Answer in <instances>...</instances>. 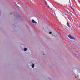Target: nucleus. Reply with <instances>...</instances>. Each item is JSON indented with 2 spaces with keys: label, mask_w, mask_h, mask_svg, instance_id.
I'll list each match as a JSON object with an SVG mask.
<instances>
[{
  "label": "nucleus",
  "mask_w": 80,
  "mask_h": 80,
  "mask_svg": "<svg viewBox=\"0 0 80 80\" xmlns=\"http://www.w3.org/2000/svg\"><path fill=\"white\" fill-rule=\"evenodd\" d=\"M68 38L70 39H71L72 40L73 39V40H75V38L74 37L72 36H71V35H70V34H69L68 35Z\"/></svg>",
  "instance_id": "obj_1"
},
{
  "label": "nucleus",
  "mask_w": 80,
  "mask_h": 80,
  "mask_svg": "<svg viewBox=\"0 0 80 80\" xmlns=\"http://www.w3.org/2000/svg\"><path fill=\"white\" fill-rule=\"evenodd\" d=\"M32 23H34L35 24H37V22L35 21V20L33 19L32 20Z\"/></svg>",
  "instance_id": "obj_2"
},
{
  "label": "nucleus",
  "mask_w": 80,
  "mask_h": 80,
  "mask_svg": "<svg viewBox=\"0 0 80 80\" xmlns=\"http://www.w3.org/2000/svg\"><path fill=\"white\" fill-rule=\"evenodd\" d=\"M34 66H35V65H34V64H32V68H34Z\"/></svg>",
  "instance_id": "obj_3"
},
{
  "label": "nucleus",
  "mask_w": 80,
  "mask_h": 80,
  "mask_svg": "<svg viewBox=\"0 0 80 80\" xmlns=\"http://www.w3.org/2000/svg\"><path fill=\"white\" fill-rule=\"evenodd\" d=\"M24 50V51H27V48H25Z\"/></svg>",
  "instance_id": "obj_4"
},
{
  "label": "nucleus",
  "mask_w": 80,
  "mask_h": 80,
  "mask_svg": "<svg viewBox=\"0 0 80 80\" xmlns=\"http://www.w3.org/2000/svg\"><path fill=\"white\" fill-rule=\"evenodd\" d=\"M67 25L68 27H70V25H69V23H68L67 22Z\"/></svg>",
  "instance_id": "obj_5"
},
{
  "label": "nucleus",
  "mask_w": 80,
  "mask_h": 80,
  "mask_svg": "<svg viewBox=\"0 0 80 80\" xmlns=\"http://www.w3.org/2000/svg\"><path fill=\"white\" fill-rule=\"evenodd\" d=\"M70 7H71V8L72 9H73V8H72V7L71 6H70Z\"/></svg>",
  "instance_id": "obj_6"
},
{
  "label": "nucleus",
  "mask_w": 80,
  "mask_h": 80,
  "mask_svg": "<svg viewBox=\"0 0 80 80\" xmlns=\"http://www.w3.org/2000/svg\"><path fill=\"white\" fill-rule=\"evenodd\" d=\"M49 34H52V32H49Z\"/></svg>",
  "instance_id": "obj_7"
},
{
  "label": "nucleus",
  "mask_w": 80,
  "mask_h": 80,
  "mask_svg": "<svg viewBox=\"0 0 80 80\" xmlns=\"http://www.w3.org/2000/svg\"><path fill=\"white\" fill-rule=\"evenodd\" d=\"M75 78H77V77H75Z\"/></svg>",
  "instance_id": "obj_8"
},
{
  "label": "nucleus",
  "mask_w": 80,
  "mask_h": 80,
  "mask_svg": "<svg viewBox=\"0 0 80 80\" xmlns=\"http://www.w3.org/2000/svg\"><path fill=\"white\" fill-rule=\"evenodd\" d=\"M73 10L74 11V9H73Z\"/></svg>",
  "instance_id": "obj_9"
},
{
  "label": "nucleus",
  "mask_w": 80,
  "mask_h": 80,
  "mask_svg": "<svg viewBox=\"0 0 80 80\" xmlns=\"http://www.w3.org/2000/svg\"><path fill=\"white\" fill-rule=\"evenodd\" d=\"M46 3V4H47V3Z\"/></svg>",
  "instance_id": "obj_10"
}]
</instances>
